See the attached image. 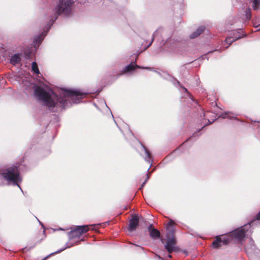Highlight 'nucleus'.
Returning <instances> with one entry per match:
<instances>
[{
	"label": "nucleus",
	"mask_w": 260,
	"mask_h": 260,
	"mask_svg": "<svg viewBox=\"0 0 260 260\" xmlns=\"http://www.w3.org/2000/svg\"><path fill=\"white\" fill-rule=\"evenodd\" d=\"M35 93L47 106L53 107L58 105L63 108L67 106V101L71 100L73 102L77 103L76 99H82L86 94L78 90L61 89L59 93L60 98H58L52 90L46 91L40 87L35 88Z\"/></svg>",
	"instance_id": "obj_1"
},
{
	"label": "nucleus",
	"mask_w": 260,
	"mask_h": 260,
	"mask_svg": "<svg viewBox=\"0 0 260 260\" xmlns=\"http://www.w3.org/2000/svg\"><path fill=\"white\" fill-rule=\"evenodd\" d=\"M248 226L249 225H244L238 228L229 234L223 236L222 237H221L220 236H216L215 240L212 243L213 247L218 248L222 245L228 244L232 240L242 242L243 238L248 235V231H246Z\"/></svg>",
	"instance_id": "obj_2"
},
{
	"label": "nucleus",
	"mask_w": 260,
	"mask_h": 260,
	"mask_svg": "<svg viewBox=\"0 0 260 260\" xmlns=\"http://www.w3.org/2000/svg\"><path fill=\"white\" fill-rule=\"evenodd\" d=\"M174 221L170 219L169 221L165 226L166 230L167 231L166 234L167 241L165 245V247L169 253H172L175 249L176 240L174 236Z\"/></svg>",
	"instance_id": "obj_3"
},
{
	"label": "nucleus",
	"mask_w": 260,
	"mask_h": 260,
	"mask_svg": "<svg viewBox=\"0 0 260 260\" xmlns=\"http://www.w3.org/2000/svg\"><path fill=\"white\" fill-rule=\"evenodd\" d=\"M73 3V0H59L58 4L54 10V20L60 14L68 15L71 10Z\"/></svg>",
	"instance_id": "obj_4"
},
{
	"label": "nucleus",
	"mask_w": 260,
	"mask_h": 260,
	"mask_svg": "<svg viewBox=\"0 0 260 260\" xmlns=\"http://www.w3.org/2000/svg\"><path fill=\"white\" fill-rule=\"evenodd\" d=\"M159 31V29H157L153 34V37L151 38V39L150 40H146L147 37L146 36L145 37V39H144V40L143 41L142 39L139 37H138L136 39L137 42V47L139 48V50L137 51V54L136 55V58L137 57V56L143 51L146 50L148 47H149L152 44L154 38L157 34ZM136 60V58H135V61Z\"/></svg>",
	"instance_id": "obj_5"
},
{
	"label": "nucleus",
	"mask_w": 260,
	"mask_h": 260,
	"mask_svg": "<svg viewBox=\"0 0 260 260\" xmlns=\"http://www.w3.org/2000/svg\"><path fill=\"white\" fill-rule=\"evenodd\" d=\"M165 49L171 53L180 54L181 53L180 44L172 39L167 40L165 45Z\"/></svg>",
	"instance_id": "obj_6"
},
{
	"label": "nucleus",
	"mask_w": 260,
	"mask_h": 260,
	"mask_svg": "<svg viewBox=\"0 0 260 260\" xmlns=\"http://www.w3.org/2000/svg\"><path fill=\"white\" fill-rule=\"evenodd\" d=\"M241 30H239L238 31H236L233 32V36L228 37L225 42H223L222 45L225 48H228L230 45L234 41L238 40V39L241 38L243 35L241 34Z\"/></svg>",
	"instance_id": "obj_7"
},
{
	"label": "nucleus",
	"mask_w": 260,
	"mask_h": 260,
	"mask_svg": "<svg viewBox=\"0 0 260 260\" xmlns=\"http://www.w3.org/2000/svg\"><path fill=\"white\" fill-rule=\"evenodd\" d=\"M89 225L77 226L73 230L70 232V237H79L84 233H86L89 230Z\"/></svg>",
	"instance_id": "obj_8"
},
{
	"label": "nucleus",
	"mask_w": 260,
	"mask_h": 260,
	"mask_svg": "<svg viewBox=\"0 0 260 260\" xmlns=\"http://www.w3.org/2000/svg\"><path fill=\"white\" fill-rule=\"evenodd\" d=\"M139 216L137 214H133L131 212V234L139 228Z\"/></svg>",
	"instance_id": "obj_9"
},
{
	"label": "nucleus",
	"mask_w": 260,
	"mask_h": 260,
	"mask_svg": "<svg viewBox=\"0 0 260 260\" xmlns=\"http://www.w3.org/2000/svg\"><path fill=\"white\" fill-rule=\"evenodd\" d=\"M138 150L141 155L144 158L145 160L148 162H150L151 161V153L141 143H140L139 144Z\"/></svg>",
	"instance_id": "obj_10"
},
{
	"label": "nucleus",
	"mask_w": 260,
	"mask_h": 260,
	"mask_svg": "<svg viewBox=\"0 0 260 260\" xmlns=\"http://www.w3.org/2000/svg\"><path fill=\"white\" fill-rule=\"evenodd\" d=\"M256 248L254 245V241L251 239L249 244L245 247V251L248 255H251L256 252Z\"/></svg>",
	"instance_id": "obj_11"
},
{
	"label": "nucleus",
	"mask_w": 260,
	"mask_h": 260,
	"mask_svg": "<svg viewBox=\"0 0 260 260\" xmlns=\"http://www.w3.org/2000/svg\"><path fill=\"white\" fill-rule=\"evenodd\" d=\"M148 230L150 234V236L152 238L157 239L159 238L160 232L157 230L153 228L152 224L149 226Z\"/></svg>",
	"instance_id": "obj_12"
},
{
	"label": "nucleus",
	"mask_w": 260,
	"mask_h": 260,
	"mask_svg": "<svg viewBox=\"0 0 260 260\" xmlns=\"http://www.w3.org/2000/svg\"><path fill=\"white\" fill-rule=\"evenodd\" d=\"M260 220V211L257 213L255 219H253V220H251L249 223L244 225H249V226H248L247 227V229H246V231H248V234L251 233V231L249 230L248 229H249L250 227L253 226V225L255 224V223L258 222V220Z\"/></svg>",
	"instance_id": "obj_13"
},
{
	"label": "nucleus",
	"mask_w": 260,
	"mask_h": 260,
	"mask_svg": "<svg viewBox=\"0 0 260 260\" xmlns=\"http://www.w3.org/2000/svg\"><path fill=\"white\" fill-rule=\"evenodd\" d=\"M205 27L203 26H200L196 31L193 32L191 35L190 38L193 39L198 37L205 30Z\"/></svg>",
	"instance_id": "obj_14"
},
{
	"label": "nucleus",
	"mask_w": 260,
	"mask_h": 260,
	"mask_svg": "<svg viewBox=\"0 0 260 260\" xmlns=\"http://www.w3.org/2000/svg\"><path fill=\"white\" fill-rule=\"evenodd\" d=\"M220 117H222L223 119L228 118L232 119L236 118V115L233 113H232L230 112H225L224 113L221 114Z\"/></svg>",
	"instance_id": "obj_15"
},
{
	"label": "nucleus",
	"mask_w": 260,
	"mask_h": 260,
	"mask_svg": "<svg viewBox=\"0 0 260 260\" xmlns=\"http://www.w3.org/2000/svg\"><path fill=\"white\" fill-rule=\"evenodd\" d=\"M11 63L13 64H16L20 62V57L18 54L13 55L10 60Z\"/></svg>",
	"instance_id": "obj_16"
},
{
	"label": "nucleus",
	"mask_w": 260,
	"mask_h": 260,
	"mask_svg": "<svg viewBox=\"0 0 260 260\" xmlns=\"http://www.w3.org/2000/svg\"><path fill=\"white\" fill-rule=\"evenodd\" d=\"M252 7L254 10H258L260 8V0H252Z\"/></svg>",
	"instance_id": "obj_17"
},
{
	"label": "nucleus",
	"mask_w": 260,
	"mask_h": 260,
	"mask_svg": "<svg viewBox=\"0 0 260 260\" xmlns=\"http://www.w3.org/2000/svg\"><path fill=\"white\" fill-rule=\"evenodd\" d=\"M31 70L33 72L37 75L40 74V71L38 65L36 62H33L31 66Z\"/></svg>",
	"instance_id": "obj_18"
},
{
	"label": "nucleus",
	"mask_w": 260,
	"mask_h": 260,
	"mask_svg": "<svg viewBox=\"0 0 260 260\" xmlns=\"http://www.w3.org/2000/svg\"><path fill=\"white\" fill-rule=\"evenodd\" d=\"M131 73L134 70H135L136 69L141 68L140 66L136 64L135 62L132 61V60H131Z\"/></svg>",
	"instance_id": "obj_19"
},
{
	"label": "nucleus",
	"mask_w": 260,
	"mask_h": 260,
	"mask_svg": "<svg viewBox=\"0 0 260 260\" xmlns=\"http://www.w3.org/2000/svg\"><path fill=\"white\" fill-rule=\"evenodd\" d=\"M245 15L247 19L249 20L251 18V10L250 8L246 9L245 11Z\"/></svg>",
	"instance_id": "obj_20"
},
{
	"label": "nucleus",
	"mask_w": 260,
	"mask_h": 260,
	"mask_svg": "<svg viewBox=\"0 0 260 260\" xmlns=\"http://www.w3.org/2000/svg\"><path fill=\"white\" fill-rule=\"evenodd\" d=\"M151 172H149L147 174V177L145 180V181L143 182V183L141 185V187L140 188V189H141L143 186L145 184V183H146L147 181L149 179V177H150V174Z\"/></svg>",
	"instance_id": "obj_21"
},
{
	"label": "nucleus",
	"mask_w": 260,
	"mask_h": 260,
	"mask_svg": "<svg viewBox=\"0 0 260 260\" xmlns=\"http://www.w3.org/2000/svg\"><path fill=\"white\" fill-rule=\"evenodd\" d=\"M130 71V64H128L125 68L124 72H128Z\"/></svg>",
	"instance_id": "obj_22"
},
{
	"label": "nucleus",
	"mask_w": 260,
	"mask_h": 260,
	"mask_svg": "<svg viewBox=\"0 0 260 260\" xmlns=\"http://www.w3.org/2000/svg\"><path fill=\"white\" fill-rule=\"evenodd\" d=\"M156 256L160 260H164V259L159 255H156Z\"/></svg>",
	"instance_id": "obj_23"
},
{
	"label": "nucleus",
	"mask_w": 260,
	"mask_h": 260,
	"mask_svg": "<svg viewBox=\"0 0 260 260\" xmlns=\"http://www.w3.org/2000/svg\"><path fill=\"white\" fill-rule=\"evenodd\" d=\"M255 28H257V31H260V24L255 26Z\"/></svg>",
	"instance_id": "obj_24"
},
{
	"label": "nucleus",
	"mask_w": 260,
	"mask_h": 260,
	"mask_svg": "<svg viewBox=\"0 0 260 260\" xmlns=\"http://www.w3.org/2000/svg\"><path fill=\"white\" fill-rule=\"evenodd\" d=\"M183 88L185 92L187 93V94L189 96H190V95H189V93L187 92V89L185 88Z\"/></svg>",
	"instance_id": "obj_25"
},
{
	"label": "nucleus",
	"mask_w": 260,
	"mask_h": 260,
	"mask_svg": "<svg viewBox=\"0 0 260 260\" xmlns=\"http://www.w3.org/2000/svg\"><path fill=\"white\" fill-rule=\"evenodd\" d=\"M127 229L128 230H130V223H129V224L127 225Z\"/></svg>",
	"instance_id": "obj_26"
},
{
	"label": "nucleus",
	"mask_w": 260,
	"mask_h": 260,
	"mask_svg": "<svg viewBox=\"0 0 260 260\" xmlns=\"http://www.w3.org/2000/svg\"><path fill=\"white\" fill-rule=\"evenodd\" d=\"M192 138V137H190V138L188 139V140H187V141H189V140H191Z\"/></svg>",
	"instance_id": "obj_27"
},
{
	"label": "nucleus",
	"mask_w": 260,
	"mask_h": 260,
	"mask_svg": "<svg viewBox=\"0 0 260 260\" xmlns=\"http://www.w3.org/2000/svg\"><path fill=\"white\" fill-rule=\"evenodd\" d=\"M168 257H169V258H171V257H172V256H171V255L169 254V255H168Z\"/></svg>",
	"instance_id": "obj_28"
},
{
	"label": "nucleus",
	"mask_w": 260,
	"mask_h": 260,
	"mask_svg": "<svg viewBox=\"0 0 260 260\" xmlns=\"http://www.w3.org/2000/svg\"><path fill=\"white\" fill-rule=\"evenodd\" d=\"M206 57V55H203V56H202V58L203 59V58H204V57Z\"/></svg>",
	"instance_id": "obj_29"
},
{
	"label": "nucleus",
	"mask_w": 260,
	"mask_h": 260,
	"mask_svg": "<svg viewBox=\"0 0 260 260\" xmlns=\"http://www.w3.org/2000/svg\"><path fill=\"white\" fill-rule=\"evenodd\" d=\"M151 167V165L150 166L149 168L148 169L147 171H148Z\"/></svg>",
	"instance_id": "obj_30"
},
{
	"label": "nucleus",
	"mask_w": 260,
	"mask_h": 260,
	"mask_svg": "<svg viewBox=\"0 0 260 260\" xmlns=\"http://www.w3.org/2000/svg\"><path fill=\"white\" fill-rule=\"evenodd\" d=\"M40 41H41L42 40V36H40Z\"/></svg>",
	"instance_id": "obj_31"
},
{
	"label": "nucleus",
	"mask_w": 260,
	"mask_h": 260,
	"mask_svg": "<svg viewBox=\"0 0 260 260\" xmlns=\"http://www.w3.org/2000/svg\"><path fill=\"white\" fill-rule=\"evenodd\" d=\"M43 260H44V259H43Z\"/></svg>",
	"instance_id": "obj_32"
}]
</instances>
